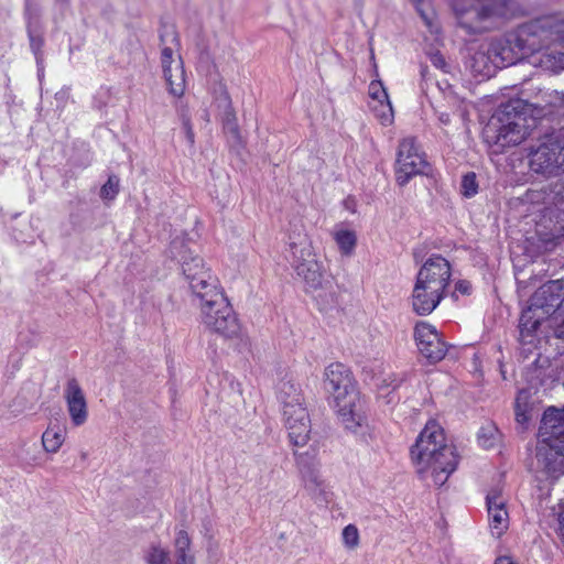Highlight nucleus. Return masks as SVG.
I'll use <instances>...</instances> for the list:
<instances>
[{
  "mask_svg": "<svg viewBox=\"0 0 564 564\" xmlns=\"http://www.w3.org/2000/svg\"><path fill=\"white\" fill-rule=\"evenodd\" d=\"M527 56L531 64L545 69H564V17H543L520 26L492 42L487 51L476 52L470 67L476 74L490 77L498 68Z\"/></svg>",
  "mask_w": 564,
  "mask_h": 564,
  "instance_id": "nucleus-1",
  "label": "nucleus"
},
{
  "mask_svg": "<svg viewBox=\"0 0 564 564\" xmlns=\"http://www.w3.org/2000/svg\"><path fill=\"white\" fill-rule=\"evenodd\" d=\"M411 462L422 478H431L435 486H443L456 470L458 456L447 444L443 427L430 420L412 445Z\"/></svg>",
  "mask_w": 564,
  "mask_h": 564,
  "instance_id": "nucleus-2",
  "label": "nucleus"
},
{
  "mask_svg": "<svg viewBox=\"0 0 564 564\" xmlns=\"http://www.w3.org/2000/svg\"><path fill=\"white\" fill-rule=\"evenodd\" d=\"M300 414H302V416L299 424L285 429L288 440L293 449L305 490L315 501L328 502L332 492L322 477L321 464L317 459V447L314 444H310V415L308 413L302 412Z\"/></svg>",
  "mask_w": 564,
  "mask_h": 564,
  "instance_id": "nucleus-3",
  "label": "nucleus"
},
{
  "mask_svg": "<svg viewBox=\"0 0 564 564\" xmlns=\"http://www.w3.org/2000/svg\"><path fill=\"white\" fill-rule=\"evenodd\" d=\"M323 386L346 429L355 432L362 426L366 417L349 368L340 362L330 364L324 370Z\"/></svg>",
  "mask_w": 564,
  "mask_h": 564,
  "instance_id": "nucleus-4",
  "label": "nucleus"
},
{
  "mask_svg": "<svg viewBox=\"0 0 564 564\" xmlns=\"http://www.w3.org/2000/svg\"><path fill=\"white\" fill-rule=\"evenodd\" d=\"M451 264L440 256L429 258L420 269L412 292V307L419 315L432 313L445 295Z\"/></svg>",
  "mask_w": 564,
  "mask_h": 564,
  "instance_id": "nucleus-5",
  "label": "nucleus"
},
{
  "mask_svg": "<svg viewBox=\"0 0 564 564\" xmlns=\"http://www.w3.org/2000/svg\"><path fill=\"white\" fill-rule=\"evenodd\" d=\"M536 458L549 473L564 471V411L550 408L542 417Z\"/></svg>",
  "mask_w": 564,
  "mask_h": 564,
  "instance_id": "nucleus-6",
  "label": "nucleus"
},
{
  "mask_svg": "<svg viewBox=\"0 0 564 564\" xmlns=\"http://www.w3.org/2000/svg\"><path fill=\"white\" fill-rule=\"evenodd\" d=\"M199 310L203 324L212 332L225 339H235L240 335L238 318L225 296L220 285L204 293H199Z\"/></svg>",
  "mask_w": 564,
  "mask_h": 564,
  "instance_id": "nucleus-7",
  "label": "nucleus"
},
{
  "mask_svg": "<svg viewBox=\"0 0 564 564\" xmlns=\"http://www.w3.org/2000/svg\"><path fill=\"white\" fill-rule=\"evenodd\" d=\"M191 245H193L191 241L176 237L170 243L169 253L171 258L180 262L192 294L198 297L199 293L219 286V281L206 267L204 259L195 253Z\"/></svg>",
  "mask_w": 564,
  "mask_h": 564,
  "instance_id": "nucleus-8",
  "label": "nucleus"
},
{
  "mask_svg": "<svg viewBox=\"0 0 564 564\" xmlns=\"http://www.w3.org/2000/svg\"><path fill=\"white\" fill-rule=\"evenodd\" d=\"M294 248V264L297 275L306 285V290L316 296H324L332 293L333 279L326 271L323 263L317 259L310 242L304 238Z\"/></svg>",
  "mask_w": 564,
  "mask_h": 564,
  "instance_id": "nucleus-9",
  "label": "nucleus"
},
{
  "mask_svg": "<svg viewBox=\"0 0 564 564\" xmlns=\"http://www.w3.org/2000/svg\"><path fill=\"white\" fill-rule=\"evenodd\" d=\"M427 162L420 152L413 138H404L400 141L395 161V181L403 186L408 182L425 172Z\"/></svg>",
  "mask_w": 564,
  "mask_h": 564,
  "instance_id": "nucleus-10",
  "label": "nucleus"
},
{
  "mask_svg": "<svg viewBox=\"0 0 564 564\" xmlns=\"http://www.w3.org/2000/svg\"><path fill=\"white\" fill-rule=\"evenodd\" d=\"M169 36L171 37V42L175 44L178 42L177 34L173 30L160 34V41L163 45L161 51V64L169 91L175 97H181L185 90V72L181 56L174 58L173 48L165 45L166 37Z\"/></svg>",
  "mask_w": 564,
  "mask_h": 564,
  "instance_id": "nucleus-11",
  "label": "nucleus"
},
{
  "mask_svg": "<svg viewBox=\"0 0 564 564\" xmlns=\"http://www.w3.org/2000/svg\"><path fill=\"white\" fill-rule=\"evenodd\" d=\"M414 339L420 354L430 362L441 361L447 352V346L440 333L427 322L415 325Z\"/></svg>",
  "mask_w": 564,
  "mask_h": 564,
  "instance_id": "nucleus-12",
  "label": "nucleus"
},
{
  "mask_svg": "<svg viewBox=\"0 0 564 564\" xmlns=\"http://www.w3.org/2000/svg\"><path fill=\"white\" fill-rule=\"evenodd\" d=\"M488 523L495 538L502 536L510 525L508 497L501 488H492L486 497Z\"/></svg>",
  "mask_w": 564,
  "mask_h": 564,
  "instance_id": "nucleus-13",
  "label": "nucleus"
},
{
  "mask_svg": "<svg viewBox=\"0 0 564 564\" xmlns=\"http://www.w3.org/2000/svg\"><path fill=\"white\" fill-rule=\"evenodd\" d=\"M530 166L536 173L547 174L564 169V145L560 147L557 143L542 144L531 154Z\"/></svg>",
  "mask_w": 564,
  "mask_h": 564,
  "instance_id": "nucleus-14",
  "label": "nucleus"
},
{
  "mask_svg": "<svg viewBox=\"0 0 564 564\" xmlns=\"http://www.w3.org/2000/svg\"><path fill=\"white\" fill-rule=\"evenodd\" d=\"M564 301V285L560 281H550L542 285L532 296L533 307L544 315H550Z\"/></svg>",
  "mask_w": 564,
  "mask_h": 564,
  "instance_id": "nucleus-15",
  "label": "nucleus"
},
{
  "mask_svg": "<svg viewBox=\"0 0 564 564\" xmlns=\"http://www.w3.org/2000/svg\"><path fill=\"white\" fill-rule=\"evenodd\" d=\"M286 399L284 398V429L289 426L297 425L302 416V413H308L306 408L303 405V397L301 389L291 383L288 387Z\"/></svg>",
  "mask_w": 564,
  "mask_h": 564,
  "instance_id": "nucleus-16",
  "label": "nucleus"
},
{
  "mask_svg": "<svg viewBox=\"0 0 564 564\" xmlns=\"http://www.w3.org/2000/svg\"><path fill=\"white\" fill-rule=\"evenodd\" d=\"M220 111V120L225 133L229 134L235 142L240 141V132L237 123V117L232 108L231 98L226 89H223L216 99Z\"/></svg>",
  "mask_w": 564,
  "mask_h": 564,
  "instance_id": "nucleus-17",
  "label": "nucleus"
},
{
  "mask_svg": "<svg viewBox=\"0 0 564 564\" xmlns=\"http://www.w3.org/2000/svg\"><path fill=\"white\" fill-rule=\"evenodd\" d=\"M471 0H456L455 10L459 17V23L470 32H479L486 29L482 22L489 19L490 14L486 9L466 10L463 2L469 3Z\"/></svg>",
  "mask_w": 564,
  "mask_h": 564,
  "instance_id": "nucleus-18",
  "label": "nucleus"
},
{
  "mask_svg": "<svg viewBox=\"0 0 564 564\" xmlns=\"http://www.w3.org/2000/svg\"><path fill=\"white\" fill-rule=\"evenodd\" d=\"M527 127L521 113H516L512 120H507L498 128V141L505 144H519L527 137Z\"/></svg>",
  "mask_w": 564,
  "mask_h": 564,
  "instance_id": "nucleus-19",
  "label": "nucleus"
},
{
  "mask_svg": "<svg viewBox=\"0 0 564 564\" xmlns=\"http://www.w3.org/2000/svg\"><path fill=\"white\" fill-rule=\"evenodd\" d=\"M338 252L343 257H351L357 247V232L347 224H337L330 231Z\"/></svg>",
  "mask_w": 564,
  "mask_h": 564,
  "instance_id": "nucleus-20",
  "label": "nucleus"
},
{
  "mask_svg": "<svg viewBox=\"0 0 564 564\" xmlns=\"http://www.w3.org/2000/svg\"><path fill=\"white\" fill-rule=\"evenodd\" d=\"M28 35L30 39V46L34 53L37 63L42 59V47L44 45L42 26L37 13H33L28 7Z\"/></svg>",
  "mask_w": 564,
  "mask_h": 564,
  "instance_id": "nucleus-21",
  "label": "nucleus"
},
{
  "mask_svg": "<svg viewBox=\"0 0 564 564\" xmlns=\"http://www.w3.org/2000/svg\"><path fill=\"white\" fill-rule=\"evenodd\" d=\"M192 539L186 530H180L174 539L175 564H195L191 552Z\"/></svg>",
  "mask_w": 564,
  "mask_h": 564,
  "instance_id": "nucleus-22",
  "label": "nucleus"
},
{
  "mask_svg": "<svg viewBox=\"0 0 564 564\" xmlns=\"http://www.w3.org/2000/svg\"><path fill=\"white\" fill-rule=\"evenodd\" d=\"M545 316L546 315H544L543 312L533 307L531 303L530 306L523 311L520 317L521 336L525 337L532 335Z\"/></svg>",
  "mask_w": 564,
  "mask_h": 564,
  "instance_id": "nucleus-23",
  "label": "nucleus"
},
{
  "mask_svg": "<svg viewBox=\"0 0 564 564\" xmlns=\"http://www.w3.org/2000/svg\"><path fill=\"white\" fill-rule=\"evenodd\" d=\"M530 395L527 391H520L514 403L516 421L518 425L525 430L531 420Z\"/></svg>",
  "mask_w": 564,
  "mask_h": 564,
  "instance_id": "nucleus-24",
  "label": "nucleus"
},
{
  "mask_svg": "<svg viewBox=\"0 0 564 564\" xmlns=\"http://www.w3.org/2000/svg\"><path fill=\"white\" fill-rule=\"evenodd\" d=\"M65 441L62 429L47 427L42 435V444L47 453H56Z\"/></svg>",
  "mask_w": 564,
  "mask_h": 564,
  "instance_id": "nucleus-25",
  "label": "nucleus"
},
{
  "mask_svg": "<svg viewBox=\"0 0 564 564\" xmlns=\"http://www.w3.org/2000/svg\"><path fill=\"white\" fill-rule=\"evenodd\" d=\"M370 108L381 126L390 127L393 124L394 110L391 100L370 104Z\"/></svg>",
  "mask_w": 564,
  "mask_h": 564,
  "instance_id": "nucleus-26",
  "label": "nucleus"
},
{
  "mask_svg": "<svg viewBox=\"0 0 564 564\" xmlns=\"http://www.w3.org/2000/svg\"><path fill=\"white\" fill-rule=\"evenodd\" d=\"M70 422L74 426H82L88 419L87 401L66 402Z\"/></svg>",
  "mask_w": 564,
  "mask_h": 564,
  "instance_id": "nucleus-27",
  "label": "nucleus"
},
{
  "mask_svg": "<svg viewBox=\"0 0 564 564\" xmlns=\"http://www.w3.org/2000/svg\"><path fill=\"white\" fill-rule=\"evenodd\" d=\"M148 564H170L171 557L169 550L162 547L160 544H151L144 555Z\"/></svg>",
  "mask_w": 564,
  "mask_h": 564,
  "instance_id": "nucleus-28",
  "label": "nucleus"
},
{
  "mask_svg": "<svg viewBox=\"0 0 564 564\" xmlns=\"http://www.w3.org/2000/svg\"><path fill=\"white\" fill-rule=\"evenodd\" d=\"M341 543L348 551H355L360 545L359 530L355 524L346 525L341 531Z\"/></svg>",
  "mask_w": 564,
  "mask_h": 564,
  "instance_id": "nucleus-29",
  "label": "nucleus"
},
{
  "mask_svg": "<svg viewBox=\"0 0 564 564\" xmlns=\"http://www.w3.org/2000/svg\"><path fill=\"white\" fill-rule=\"evenodd\" d=\"M65 402L87 401L85 393L75 377L68 378L64 389Z\"/></svg>",
  "mask_w": 564,
  "mask_h": 564,
  "instance_id": "nucleus-30",
  "label": "nucleus"
},
{
  "mask_svg": "<svg viewBox=\"0 0 564 564\" xmlns=\"http://www.w3.org/2000/svg\"><path fill=\"white\" fill-rule=\"evenodd\" d=\"M368 95L371 99L370 104L390 100L386 87L380 79H373L368 87Z\"/></svg>",
  "mask_w": 564,
  "mask_h": 564,
  "instance_id": "nucleus-31",
  "label": "nucleus"
},
{
  "mask_svg": "<svg viewBox=\"0 0 564 564\" xmlns=\"http://www.w3.org/2000/svg\"><path fill=\"white\" fill-rule=\"evenodd\" d=\"M478 193V183L476 180V174L469 172L465 174L462 178V194L465 197H473Z\"/></svg>",
  "mask_w": 564,
  "mask_h": 564,
  "instance_id": "nucleus-32",
  "label": "nucleus"
},
{
  "mask_svg": "<svg viewBox=\"0 0 564 564\" xmlns=\"http://www.w3.org/2000/svg\"><path fill=\"white\" fill-rule=\"evenodd\" d=\"M119 192V178L116 175H110L108 181L100 189V196L104 199H113Z\"/></svg>",
  "mask_w": 564,
  "mask_h": 564,
  "instance_id": "nucleus-33",
  "label": "nucleus"
},
{
  "mask_svg": "<svg viewBox=\"0 0 564 564\" xmlns=\"http://www.w3.org/2000/svg\"><path fill=\"white\" fill-rule=\"evenodd\" d=\"M207 540V555L212 562H217L220 558L219 542L214 538V534H206Z\"/></svg>",
  "mask_w": 564,
  "mask_h": 564,
  "instance_id": "nucleus-34",
  "label": "nucleus"
},
{
  "mask_svg": "<svg viewBox=\"0 0 564 564\" xmlns=\"http://www.w3.org/2000/svg\"><path fill=\"white\" fill-rule=\"evenodd\" d=\"M182 123H183V129L185 131L186 139L191 143V145H193L195 142V134H194L189 118L184 112L182 113Z\"/></svg>",
  "mask_w": 564,
  "mask_h": 564,
  "instance_id": "nucleus-35",
  "label": "nucleus"
},
{
  "mask_svg": "<svg viewBox=\"0 0 564 564\" xmlns=\"http://www.w3.org/2000/svg\"><path fill=\"white\" fill-rule=\"evenodd\" d=\"M430 58H431L432 64L435 67L441 68L443 70H446L447 64H446V61H445V58H444V56L442 54L433 53V54H431Z\"/></svg>",
  "mask_w": 564,
  "mask_h": 564,
  "instance_id": "nucleus-36",
  "label": "nucleus"
},
{
  "mask_svg": "<svg viewBox=\"0 0 564 564\" xmlns=\"http://www.w3.org/2000/svg\"><path fill=\"white\" fill-rule=\"evenodd\" d=\"M471 285L468 281L460 280L455 284V293H460L463 295L470 293Z\"/></svg>",
  "mask_w": 564,
  "mask_h": 564,
  "instance_id": "nucleus-37",
  "label": "nucleus"
},
{
  "mask_svg": "<svg viewBox=\"0 0 564 564\" xmlns=\"http://www.w3.org/2000/svg\"><path fill=\"white\" fill-rule=\"evenodd\" d=\"M495 564H520V563L518 561H516L512 556L502 555V556H498L496 558Z\"/></svg>",
  "mask_w": 564,
  "mask_h": 564,
  "instance_id": "nucleus-38",
  "label": "nucleus"
},
{
  "mask_svg": "<svg viewBox=\"0 0 564 564\" xmlns=\"http://www.w3.org/2000/svg\"><path fill=\"white\" fill-rule=\"evenodd\" d=\"M503 7H506V3H502V6L496 7L495 9H488V8H485V9L489 12V14H490L489 18H491L494 15H505L506 10L503 9Z\"/></svg>",
  "mask_w": 564,
  "mask_h": 564,
  "instance_id": "nucleus-39",
  "label": "nucleus"
},
{
  "mask_svg": "<svg viewBox=\"0 0 564 564\" xmlns=\"http://www.w3.org/2000/svg\"><path fill=\"white\" fill-rule=\"evenodd\" d=\"M558 522H560L558 533L562 536V539L564 540V510L560 513Z\"/></svg>",
  "mask_w": 564,
  "mask_h": 564,
  "instance_id": "nucleus-40",
  "label": "nucleus"
},
{
  "mask_svg": "<svg viewBox=\"0 0 564 564\" xmlns=\"http://www.w3.org/2000/svg\"><path fill=\"white\" fill-rule=\"evenodd\" d=\"M479 442L482 446L490 447L492 442L489 438H486L485 435L479 436Z\"/></svg>",
  "mask_w": 564,
  "mask_h": 564,
  "instance_id": "nucleus-41",
  "label": "nucleus"
},
{
  "mask_svg": "<svg viewBox=\"0 0 564 564\" xmlns=\"http://www.w3.org/2000/svg\"><path fill=\"white\" fill-rule=\"evenodd\" d=\"M204 529H205V533H204L205 536H206V534H213L212 533V521L210 520L205 521Z\"/></svg>",
  "mask_w": 564,
  "mask_h": 564,
  "instance_id": "nucleus-42",
  "label": "nucleus"
},
{
  "mask_svg": "<svg viewBox=\"0 0 564 564\" xmlns=\"http://www.w3.org/2000/svg\"><path fill=\"white\" fill-rule=\"evenodd\" d=\"M389 384L387 386H380L379 387V395L380 397H386L389 394V392L387 391V388H388Z\"/></svg>",
  "mask_w": 564,
  "mask_h": 564,
  "instance_id": "nucleus-43",
  "label": "nucleus"
},
{
  "mask_svg": "<svg viewBox=\"0 0 564 564\" xmlns=\"http://www.w3.org/2000/svg\"><path fill=\"white\" fill-rule=\"evenodd\" d=\"M388 380H390L389 386H390V384H393V388L397 386V384L394 383V382H395V380H394V379H391V377H388Z\"/></svg>",
  "mask_w": 564,
  "mask_h": 564,
  "instance_id": "nucleus-44",
  "label": "nucleus"
},
{
  "mask_svg": "<svg viewBox=\"0 0 564 564\" xmlns=\"http://www.w3.org/2000/svg\"><path fill=\"white\" fill-rule=\"evenodd\" d=\"M441 120H442L443 122H447V121H448V118H447V117H441Z\"/></svg>",
  "mask_w": 564,
  "mask_h": 564,
  "instance_id": "nucleus-45",
  "label": "nucleus"
},
{
  "mask_svg": "<svg viewBox=\"0 0 564 564\" xmlns=\"http://www.w3.org/2000/svg\"><path fill=\"white\" fill-rule=\"evenodd\" d=\"M441 120H442L443 122H447V121H448V118H447V117H441Z\"/></svg>",
  "mask_w": 564,
  "mask_h": 564,
  "instance_id": "nucleus-46",
  "label": "nucleus"
},
{
  "mask_svg": "<svg viewBox=\"0 0 564 564\" xmlns=\"http://www.w3.org/2000/svg\"><path fill=\"white\" fill-rule=\"evenodd\" d=\"M412 1L419 6L423 0H412Z\"/></svg>",
  "mask_w": 564,
  "mask_h": 564,
  "instance_id": "nucleus-47",
  "label": "nucleus"
},
{
  "mask_svg": "<svg viewBox=\"0 0 564 564\" xmlns=\"http://www.w3.org/2000/svg\"><path fill=\"white\" fill-rule=\"evenodd\" d=\"M509 108H510V106H507V108H506L507 109V111H506L507 117L510 116V111H508Z\"/></svg>",
  "mask_w": 564,
  "mask_h": 564,
  "instance_id": "nucleus-48",
  "label": "nucleus"
},
{
  "mask_svg": "<svg viewBox=\"0 0 564 564\" xmlns=\"http://www.w3.org/2000/svg\"><path fill=\"white\" fill-rule=\"evenodd\" d=\"M57 2L66 3L67 0H56Z\"/></svg>",
  "mask_w": 564,
  "mask_h": 564,
  "instance_id": "nucleus-49",
  "label": "nucleus"
},
{
  "mask_svg": "<svg viewBox=\"0 0 564 564\" xmlns=\"http://www.w3.org/2000/svg\"><path fill=\"white\" fill-rule=\"evenodd\" d=\"M375 69H377V66L375 65ZM376 76H378V70H375Z\"/></svg>",
  "mask_w": 564,
  "mask_h": 564,
  "instance_id": "nucleus-50",
  "label": "nucleus"
}]
</instances>
